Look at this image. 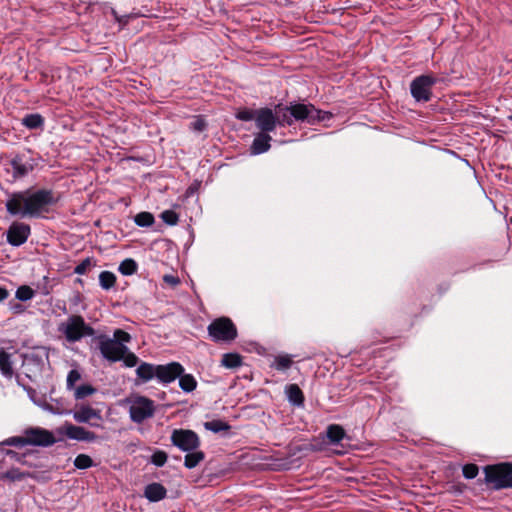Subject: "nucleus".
I'll return each instance as SVG.
<instances>
[{
	"label": "nucleus",
	"mask_w": 512,
	"mask_h": 512,
	"mask_svg": "<svg viewBox=\"0 0 512 512\" xmlns=\"http://www.w3.org/2000/svg\"><path fill=\"white\" fill-rule=\"evenodd\" d=\"M1 445L14 446V447H18V448L28 445L27 436L25 434V431L23 432L22 436H13V437L7 438L2 443H0V446Z\"/></svg>",
	"instance_id": "obj_33"
},
{
	"label": "nucleus",
	"mask_w": 512,
	"mask_h": 512,
	"mask_svg": "<svg viewBox=\"0 0 512 512\" xmlns=\"http://www.w3.org/2000/svg\"><path fill=\"white\" fill-rule=\"evenodd\" d=\"M12 356L13 355L11 353L7 352L3 348H0V373L7 379H11L15 374Z\"/></svg>",
	"instance_id": "obj_17"
},
{
	"label": "nucleus",
	"mask_w": 512,
	"mask_h": 512,
	"mask_svg": "<svg viewBox=\"0 0 512 512\" xmlns=\"http://www.w3.org/2000/svg\"><path fill=\"white\" fill-rule=\"evenodd\" d=\"M207 126L206 121L202 117H197L195 121L192 123V128L195 131L201 132Z\"/></svg>",
	"instance_id": "obj_46"
},
{
	"label": "nucleus",
	"mask_w": 512,
	"mask_h": 512,
	"mask_svg": "<svg viewBox=\"0 0 512 512\" xmlns=\"http://www.w3.org/2000/svg\"><path fill=\"white\" fill-rule=\"evenodd\" d=\"M511 119H512V115H511Z\"/></svg>",
	"instance_id": "obj_50"
},
{
	"label": "nucleus",
	"mask_w": 512,
	"mask_h": 512,
	"mask_svg": "<svg viewBox=\"0 0 512 512\" xmlns=\"http://www.w3.org/2000/svg\"><path fill=\"white\" fill-rule=\"evenodd\" d=\"M170 439L172 444L183 452L197 450L201 445V440L198 434L189 429L173 430Z\"/></svg>",
	"instance_id": "obj_6"
},
{
	"label": "nucleus",
	"mask_w": 512,
	"mask_h": 512,
	"mask_svg": "<svg viewBox=\"0 0 512 512\" xmlns=\"http://www.w3.org/2000/svg\"><path fill=\"white\" fill-rule=\"evenodd\" d=\"M485 483L493 490L512 488V463L501 462L484 467Z\"/></svg>",
	"instance_id": "obj_2"
},
{
	"label": "nucleus",
	"mask_w": 512,
	"mask_h": 512,
	"mask_svg": "<svg viewBox=\"0 0 512 512\" xmlns=\"http://www.w3.org/2000/svg\"><path fill=\"white\" fill-rule=\"evenodd\" d=\"M94 465L92 458L87 454H79L74 460V466L77 469H88Z\"/></svg>",
	"instance_id": "obj_34"
},
{
	"label": "nucleus",
	"mask_w": 512,
	"mask_h": 512,
	"mask_svg": "<svg viewBox=\"0 0 512 512\" xmlns=\"http://www.w3.org/2000/svg\"><path fill=\"white\" fill-rule=\"evenodd\" d=\"M293 364L292 356L288 354L278 355L275 357L272 367L278 371H285Z\"/></svg>",
	"instance_id": "obj_27"
},
{
	"label": "nucleus",
	"mask_w": 512,
	"mask_h": 512,
	"mask_svg": "<svg viewBox=\"0 0 512 512\" xmlns=\"http://www.w3.org/2000/svg\"><path fill=\"white\" fill-rule=\"evenodd\" d=\"M65 435L69 439L77 440V441H85V442H93L98 436L82 426H76L73 424H68L65 428Z\"/></svg>",
	"instance_id": "obj_14"
},
{
	"label": "nucleus",
	"mask_w": 512,
	"mask_h": 512,
	"mask_svg": "<svg viewBox=\"0 0 512 512\" xmlns=\"http://www.w3.org/2000/svg\"><path fill=\"white\" fill-rule=\"evenodd\" d=\"M98 341V349L106 360L118 362L125 356L127 346L113 341L105 334H100L95 338Z\"/></svg>",
	"instance_id": "obj_5"
},
{
	"label": "nucleus",
	"mask_w": 512,
	"mask_h": 512,
	"mask_svg": "<svg viewBox=\"0 0 512 512\" xmlns=\"http://www.w3.org/2000/svg\"><path fill=\"white\" fill-rule=\"evenodd\" d=\"M205 459V454L203 451L194 450L191 452H187L184 458V466L187 469H193L198 466Z\"/></svg>",
	"instance_id": "obj_23"
},
{
	"label": "nucleus",
	"mask_w": 512,
	"mask_h": 512,
	"mask_svg": "<svg viewBox=\"0 0 512 512\" xmlns=\"http://www.w3.org/2000/svg\"><path fill=\"white\" fill-rule=\"evenodd\" d=\"M167 489L158 482L148 484L144 489V497L150 502H159L166 498Z\"/></svg>",
	"instance_id": "obj_16"
},
{
	"label": "nucleus",
	"mask_w": 512,
	"mask_h": 512,
	"mask_svg": "<svg viewBox=\"0 0 512 512\" xmlns=\"http://www.w3.org/2000/svg\"><path fill=\"white\" fill-rule=\"evenodd\" d=\"M30 235V226H9L7 242L12 246L24 244Z\"/></svg>",
	"instance_id": "obj_15"
},
{
	"label": "nucleus",
	"mask_w": 512,
	"mask_h": 512,
	"mask_svg": "<svg viewBox=\"0 0 512 512\" xmlns=\"http://www.w3.org/2000/svg\"><path fill=\"white\" fill-rule=\"evenodd\" d=\"M97 389L90 384L80 385L75 389V399L80 400L96 393Z\"/></svg>",
	"instance_id": "obj_32"
},
{
	"label": "nucleus",
	"mask_w": 512,
	"mask_h": 512,
	"mask_svg": "<svg viewBox=\"0 0 512 512\" xmlns=\"http://www.w3.org/2000/svg\"><path fill=\"white\" fill-rule=\"evenodd\" d=\"M69 342H77L85 336H93L95 329L81 315H71L60 329Z\"/></svg>",
	"instance_id": "obj_4"
},
{
	"label": "nucleus",
	"mask_w": 512,
	"mask_h": 512,
	"mask_svg": "<svg viewBox=\"0 0 512 512\" xmlns=\"http://www.w3.org/2000/svg\"><path fill=\"white\" fill-rule=\"evenodd\" d=\"M11 165H12V168L14 171V175L16 177L25 176L28 173L29 169L31 168V167H28L27 165L23 164L21 162V159H19V158H14L11 161Z\"/></svg>",
	"instance_id": "obj_35"
},
{
	"label": "nucleus",
	"mask_w": 512,
	"mask_h": 512,
	"mask_svg": "<svg viewBox=\"0 0 512 512\" xmlns=\"http://www.w3.org/2000/svg\"><path fill=\"white\" fill-rule=\"evenodd\" d=\"M184 372V367L179 362H170L165 365H157L156 378L162 383L175 381Z\"/></svg>",
	"instance_id": "obj_11"
},
{
	"label": "nucleus",
	"mask_w": 512,
	"mask_h": 512,
	"mask_svg": "<svg viewBox=\"0 0 512 512\" xmlns=\"http://www.w3.org/2000/svg\"><path fill=\"white\" fill-rule=\"evenodd\" d=\"M22 123L29 129H35L43 125V118L40 114H29L23 118Z\"/></svg>",
	"instance_id": "obj_31"
},
{
	"label": "nucleus",
	"mask_w": 512,
	"mask_h": 512,
	"mask_svg": "<svg viewBox=\"0 0 512 512\" xmlns=\"http://www.w3.org/2000/svg\"><path fill=\"white\" fill-rule=\"evenodd\" d=\"M436 79L429 75H422L411 83V94L417 101H429L431 98V87Z\"/></svg>",
	"instance_id": "obj_10"
},
{
	"label": "nucleus",
	"mask_w": 512,
	"mask_h": 512,
	"mask_svg": "<svg viewBox=\"0 0 512 512\" xmlns=\"http://www.w3.org/2000/svg\"><path fill=\"white\" fill-rule=\"evenodd\" d=\"M135 224H154V216L149 212H141L136 215Z\"/></svg>",
	"instance_id": "obj_42"
},
{
	"label": "nucleus",
	"mask_w": 512,
	"mask_h": 512,
	"mask_svg": "<svg viewBox=\"0 0 512 512\" xmlns=\"http://www.w3.org/2000/svg\"><path fill=\"white\" fill-rule=\"evenodd\" d=\"M157 365L148 363V362H140L136 369L137 378L142 382L146 383L156 377Z\"/></svg>",
	"instance_id": "obj_20"
},
{
	"label": "nucleus",
	"mask_w": 512,
	"mask_h": 512,
	"mask_svg": "<svg viewBox=\"0 0 512 512\" xmlns=\"http://www.w3.org/2000/svg\"><path fill=\"white\" fill-rule=\"evenodd\" d=\"M138 265L134 259L127 258L123 260L119 265V272L122 275L129 276L137 272Z\"/></svg>",
	"instance_id": "obj_28"
},
{
	"label": "nucleus",
	"mask_w": 512,
	"mask_h": 512,
	"mask_svg": "<svg viewBox=\"0 0 512 512\" xmlns=\"http://www.w3.org/2000/svg\"><path fill=\"white\" fill-rule=\"evenodd\" d=\"M204 427L206 430H209L214 433L229 431L231 429V426L227 422L222 421L220 419L207 421L204 423Z\"/></svg>",
	"instance_id": "obj_26"
},
{
	"label": "nucleus",
	"mask_w": 512,
	"mask_h": 512,
	"mask_svg": "<svg viewBox=\"0 0 512 512\" xmlns=\"http://www.w3.org/2000/svg\"><path fill=\"white\" fill-rule=\"evenodd\" d=\"M462 473L466 479H474L479 473V467L474 463L465 464Z\"/></svg>",
	"instance_id": "obj_37"
},
{
	"label": "nucleus",
	"mask_w": 512,
	"mask_h": 512,
	"mask_svg": "<svg viewBox=\"0 0 512 512\" xmlns=\"http://www.w3.org/2000/svg\"><path fill=\"white\" fill-rule=\"evenodd\" d=\"M288 400L295 406H303L305 397L302 390L297 384H290L286 387Z\"/></svg>",
	"instance_id": "obj_21"
},
{
	"label": "nucleus",
	"mask_w": 512,
	"mask_h": 512,
	"mask_svg": "<svg viewBox=\"0 0 512 512\" xmlns=\"http://www.w3.org/2000/svg\"><path fill=\"white\" fill-rule=\"evenodd\" d=\"M111 339L117 343H122L125 345L131 341V335L122 329H116L114 330L113 338Z\"/></svg>",
	"instance_id": "obj_38"
},
{
	"label": "nucleus",
	"mask_w": 512,
	"mask_h": 512,
	"mask_svg": "<svg viewBox=\"0 0 512 512\" xmlns=\"http://www.w3.org/2000/svg\"><path fill=\"white\" fill-rule=\"evenodd\" d=\"M25 478H34V474L30 472L20 471L18 468H12L0 474V480L21 481Z\"/></svg>",
	"instance_id": "obj_22"
},
{
	"label": "nucleus",
	"mask_w": 512,
	"mask_h": 512,
	"mask_svg": "<svg viewBox=\"0 0 512 512\" xmlns=\"http://www.w3.org/2000/svg\"><path fill=\"white\" fill-rule=\"evenodd\" d=\"M155 403L148 397L137 396L129 408L130 418L135 423H142L154 416Z\"/></svg>",
	"instance_id": "obj_7"
},
{
	"label": "nucleus",
	"mask_w": 512,
	"mask_h": 512,
	"mask_svg": "<svg viewBox=\"0 0 512 512\" xmlns=\"http://www.w3.org/2000/svg\"><path fill=\"white\" fill-rule=\"evenodd\" d=\"M221 364L229 369L237 368L242 365V357L238 353H225L222 356Z\"/></svg>",
	"instance_id": "obj_25"
},
{
	"label": "nucleus",
	"mask_w": 512,
	"mask_h": 512,
	"mask_svg": "<svg viewBox=\"0 0 512 512\" xmlns=\"http://www.w3.org/2000/svg\"><path fill=\"white\" fill-rule=\"evenodd\" d=\"M81 379V374L78 370L72 369L69 371L67 375V389H73L75 386V383Z\"/></svg>",
	"instance_id": "obj_41"
},
{
	"label": "nucleus",
	"mask_w": 512,
	"mask_h": 512,
	"mask_svg": "<svg viewBox=\"0 0 512 512\" xmlns=\"http://www.w3.org/2000/svg\"><path fill=\"white\" fill-rule=\"evenodd\" d=\"M178 378L179 386L184 392L189 393L196 389L197 381L192 374H184L183 372Z\"/></svg>",
	"instance_id": "obj_24"
},
{
	"label": "nucleus",
	"mask_w": 512,
	"mask_h": 512,
	"mask_svg": "<svg viewBox=\"0 0 512 512\" xmlns=\"http://www.w3.org/2000/svg\"><path fill=\"white\" fill-rule=\"evenodd\" d=\"M5 454L7 456H9L12 460L18 462V463H21L22 465H27V466H31V464L28 463V461L26 460V454L23 453V454H20L14 450H11V449H7L5 450Z\"/></svg>",
	"instance_id": "obj_40"
},
{
	"label": "nucleus",
	"mask_w": 512,
	"mask_h": 512,
	"mask_svg": "<svg viewBox=\"0 0 512 512\" xmlns=\"http://www.w3.org/2000/svg\"><path fill=\"white\" fill-rule=\"evenodd\" d=\"M285 110L290 111L291 116H293L296 120H307L310 123L324 120L327 116L326 112L315 109L313 105L300 103L287 107Z\"/></svg>",
	"instance_id": "obj_8"
},
{
	"label": "nucleus",
	"mask_w": 512,
	"mask_h": 512,
	"mask_svg": "<svg viewBox=\"0 0 512 512\" xmlns=\"http://www.w3.org/2000/svg\"><path fill=\"white\" fill-rule=\"evenodd\" d=\"M36 292L28 285H21L15 292V298L19 301H29L34 298Z\"/></svg>",
	"instance_id": "obj_30"
},
{
	"label": "nucleus",
	"mask_w": 512,
	"mask_h": 512,
	"mask_svg": "<svg viewBox=\"0 0 512 512\" xmlns=\"http://www.w3.org/2000/svg\"><path fill=\"white\" fill-rule=\"evenodd\" d=\"M271 136L268 133L260 132L256 135L251 146L252 154H261L270 149Z\"/></svg>",
	"instance_id": "obj_19"
},
{
	"label": "nucleus",
	"mask_w": 512,
	"mask_h": 512,
	"mask_svg": "<svg viewBox=\"0 0 512 512\" xmlns=\"http://www.w3.org/2000/svg\"><path fill=\"white\" fill-rule=\"evenodd\" d=\"M25 434L28 445L49 447L57 442L53 432L42 427H28L25 429Z\"/></svg>",
	"instance_id": "obj_9"
},
{
	"label": "nucleus",
	"mask_w": 512,
	"mask_h": 512,
	"mask_svg": "<svg viewBox=\"0 0 512 512\" xmlns=\"http://www.w3.org/2000/svg\"><path fill=\"white\" fill-rule=\"evenodd\" d=\"M58 200V195L51 189H28L13 193L6 202V209L11 215L21 218H45Z\"/></svg>",
	"instance_id": "obj_1"
},
{
	"label": "nucleus",
	"mask_w": 512,
	"mask_h": 512,
	"mask_svg": "<svg viewBox=\"0 0 512 512\" xmlns=\"http://www.w3.org/2000/svg\"><path fill=\"white\" fill-rule=\"evenodd\" d=\"M99 283L103 289L109 290L114 287L116 283V276L110 271H102L99 275Z\"/></svg>",
	"instance_id": "obj_29"
},
{
	"label": "nucleus",
	"mask_w": 512,
	"mask_h": 512,
	"mask_svg": "<svg viewBox=\"0 0 512 512\" xmlns=\"http://www.w3.org/2000/svg\"><path fill=\"white\" fill-rule=\"evenodd\" d=\"M168 455L163 450H156L151 456V463L157 467H162L167 462Z\"/></svg>",
	"instance_id": "obj_36"
},
{
	"label": "nucleus",
	"mask_w": 512,
	"mask_h": 512,
	"mask_svg": "<svg viewBox=\"0 0 512 512\" xmlns=\"http://www.w3.org/2000/svg\"><path fill=\"white\" fill-rule=\"evenodd\" d=\"M163 280L165 283L170 284L171 286H176L180 283L179 278L173 275H164Z\"/></svg>",
	"instance_id": "obj_47"
},
{
	"label": "nucleus",
	"mask_w": 512,
	"mask_h": 512,
	"mask_svg": "<svg viewBox=\"0 0 512 512\" xmlns=\"http://www.w3.org/2000/svg\"><path fill=\"white\" fill-rule=\"evenodd\" d=\"M9 297V291L5 288L0 286V302L5 301Z\"/></svg>",
	"instance_id": "obj_49"
},
{
	"label": "nucleus",
	"mask_w": 512,
	"mask_h": 512,
	"mask_svg": "<svg viewBox=\"0 0 512 512\" xmlns=\"http://www.w3.org/2000/svg\"><path fill=\"white\" fill-rule=\"evenodd\" d=\"M255 116V111L249 109L241 110L236 114V117L243 121H250L252 119H255Z\"/></svg>",
	"instance_id": "obj_45"
},
{
	"label": "nucleus",
	"mask_w": 512,
	"mask_h": 512,
	"mask_svg": "<svg viewBox=\"0 0 512 512\" xmlns=\"http://www.w3.org/2000/svg\"><path fill=\"white\" fill-rule=\"evenodd\" d=\"M326 437L332 445H337L345 438L349 439L345 429L339 424H330L326 429Z\"/></svg>",
	"instance_id": "obj_18"
},
{
	"label": "nucleus",
	"mask_w": 512,
	"mask_h": 512,
	"mask_svg": "<svg viewBox=\"0 0 512 512\" xmlns=\"http://www.w3.org/2000/svg\"><path fill=\"white\" fill-rule=\"evenodd\" d=\"M91 266H92L91 259L86 258L74 268V273L83 275L91 268Z\"/></svg>",
	"instance_id": "obj_43"
},
{
	"label": "nucleus",
	"mask_w": 512,
	"mask_h": 512,
	"mask_svg": "<svg viewBox=\"0 0 512 512\" xmlns=\"http://www.w3.org/2000/svg\"><path fill=\"white\" fill-rule=\"evenodd\" d=\"M161 218L165 224H176L178 222V215L172 210L162 212Z\"/></svg>",
	"instance_id": "obj_44"
},
{
	"label": "nucleus",
	"mask_w": 512,
	"mask_h": 512,
	"mask_svg": "<svg viewBox=\"0 0 512 512\" xmlns=\"http://www.w3.org/2000/svg\"><path fill=\"white\" fill-rule=\"evenodd\" d=\"M255 121L261 132L268 133L274 131L277 124V117L269 108H261L255 111Z\"/></svg>",
	"instance_id": "obj_12"
},
{
	"label": "nucleus",
	"mask_w": 512,
	"mask_h": 512,
	"mask_svg": "<svg viewBox=\"0 0 512 512\" xmlns=\"http://www.w3.org/2000/svg\"><path fill=\"white\" fill-rule=\"evenodd\" d=\"M73 418L78 423H89L92 427H100L98 423H92V419L101 420L99 410H96L89 405L79 407L73 414Z\"/></svg>",
	"instance_id": "obj_13"
},
{
	"label": "nucleus",
	"mask_w": 512,
	"mask_h": 512,
	"mask_svg": "<svg viewBox=\"0 0 512 512\" xmlns=\"http://www.w3.org/2000/svg\"><path fill=\"white\" fill-rule=\"evenodd\" d=\"M207 330L209 337L216 343H229L238 336L236 325L230 318L225 316L213 320Z\"/></svg>",
	"instance_id": "obj_3"
},
{
	"label": "nucleus",
	"mask_w": 512,
	"mask_h": 512,
	"mask_svg": "<svg viewBox=\"0 0 512 512\" xmlns=\"http://www.w3.org/2000/svg\"><path fill=\"white\" fill-rule=\"evenodd\" d=\"M277 123L280 125H285V124L291 125L292 120H291L290 116H288L286 113H284L282 116L277 117Z\"/></svg>",
	"instance_id": "obj_48"
},
{
	"label": "nucleus",
	"mask_w": 512,
	"mask_h": 512,
	"mask_svg": "<svg viewBox=\"0 0 512 512\" xmlns=\"http://www.w3.org/2000/svg\"><path fill=\"white\" fill-rule=\"evenodd\" d=\"M121 360L124 362V365L129 368L136 366L140 361L138 356L128 348L125 352V356Z\"/></svg>",
	"instance_id": "obj_39"
}]
</instances>
